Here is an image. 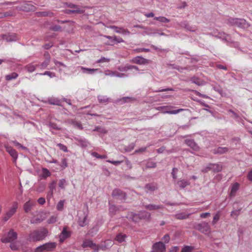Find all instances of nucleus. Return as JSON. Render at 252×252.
Returning <instances> with one entry per match:
<instances>
[{"label":"nucleus","instance_id":"9b49d317","mask_svg":"<svg viewBox=\"0 0 252 252\" xmlns=\"http://www.w3.org/2000/svg\"><path fill=\"white\" fill-rule=\"evenodd\" d=\"M132 62L138 64H146L150 63L151 61L144 58L141 56H137L132 59Z\"/></svg>","mask_w":252,"mask_h":252},{"label":"nucleus","instance_id":"393cba45","mask_svg":"<svg viewBox=\"0 0 252 252\" xmlns=\"http://www.w3.org/2000/svg\"><path fill=\"white\" fill-rule=\"evenodd\" d=\"M145 29H146V30L142 33V34L144 36L146 35H155L157 34V33H158V30L152 28L147 29L145 28Z\"/></svg>","mask_w":252,"mask_h":252},{"label":"nucleus","instance_id":"a19ab883","mask_svg":"<svg viewBox=\"0 0 252 252\" xmlns=\"http://www.w3.org/2000/svg\"><path fill=\"white\" fill-rule=\"evenodd\" d=\"M93 131H97L102 134L107 133V130L100 126H96L94 129H93Z\"/></svg>","mask_w":252,"mask_h":252},{"label":"nucleus","instance_id":"58836bf2","mask_svg":"<svg viewBox=\"0 0 252 252\" xmlns=\"http://www.w3.org/2000/svg\"><path fill=\"white\" fill-rule=\"evenodd\" d=\"M190 81L191 83L196 84L198 86H201L203 84V82L201 80L196 77L191 78Z\"/></svg>","mask_w":252,"mask_h":252},{"label":"nucleus","instance_id":"ea45409f","mask_svg":"<svg viewBox=\"0 0 252 252\" xmlns=\"http://www.w3.org/2000/svg\"><path fill=\"white\" fill-rule=\"evenodd\" d=\"M239 188V184L237 183H235L233 185V186L231 187V192H230V195L234 196L237 191V190Z\"/></svg>","mask_w":252,"mask_h":252},{"label":"nucleus","instance_id":"052dcab7","mask_svg":"<svg viewBox=\"0 0 252 252\" xmlns=\"http://www.w3.org/2000/svg\"><path fill=\"white\" fill-rule=\"evenodd\" d=\"M73 126L74 127L79 129H83V126L80 122H76V121H73L72 123Z\"/></svg>","mask_w":252,"mask_h":252},{"label":"nucleus","instance_id":"6e6d98bb","mask_svg":"<svg viewBox=\"0 0 252 252\" xmlns=\"http://www.w3.org/2000/svg\"><path fill=\"white\" fill-rule=\"evenodd\" d=\"M56 182L55 181H52L49 185V188L50 189V191H51V193H52V192L54 191V190L56 189Z\"/></svg>","mask_w":252,"mask_h":252},{"label":"nucleus","instance_id":"20e7f679","mask_svg":"<svg viewBox=\"0 0 252 252\" xmlns=\"http://www.w3.org/2000/svg\"><path fill=\"white\" fill-rule=\"evenodd\" d=\"M17 233L13 229H10L7 234L1 238L2 243H11L17 238Z\"/></svg>","mask_w":252,"mask_h":252},{"label":"nucleus","instance_id":"79ce46f5","mask_svg":"<svg viewBox=\"0 0 252 252\" xmlns=\"http://www.w3.org/2000/svg\"><path fill=\"white\" fill-rule=\"evenodd\" d=\"M77 141L83 147H86L89 144V142L85 138H80L78 139Z\"/></svg>","mask_w":252,"mask_h":252},{"label":"nucleus","instance_id":"338daca9","mask_svg":"<svg viewBox=\"0 0 252 252\" xmlns=\"http://www.w3.org/2000/svg\"><path fill=\"white\" fill-rule=\"evenodd\" d=\"M57 220V217L55 216H51L47 220L48 223L51 224L55 223Z\"/></svg>","mask_w":252,"mask_h":252},{"label":"nucleus","instance_id":"4d7b16f0","mask_svg":"<svg viewBox=\"0 0 252 252\" xmlns=\"http://www.w3.org/2000/svg\"><path fill=\"white\" fill-rule=\"evenodd\" d=\"M92 155L97 158H101V159H104V158H107V156L105 155H99L96 152H93L92 153Z\"/></svg>","mask_w":252,"mask_h":252},{"label":"nucleus","instance_id":"f03ea898","mask_svg":"<svg viewBox=\"0 0 252 252\" xmlns=\"http://www.w3.org/2000/svg\"><path fill=\"white\" fill-rule=\"evenodd\" d=\"M227 24L230 26H236L242 29H247L250 25L244 19L230 18L227 20Z\"/></svg>","mask_w":252,"mask_h":252},{"label":"nucleus","instance_id":"c03bdc74","mask_svg":"<svg viewBox=\"0 0 252 252\" xmlns=\"http://www.w3.org/2000/svg\"><path fill=\"white\" fill-rule=\"evenodd\" d=\"M83 12V10H81L80 9H73V10H70V9H66L65 11V13L68 14H70L72 13H82Z\"/></svg>","mask_w":252,"mask_h":252},{"label":"nucleus","instance_id":"423d86ee","mask_svg":"<svg viewBox=\"0 0 252 252\" xmlns=\"http://www.w3.org/2000/svg\"><path fill=\"white\" fill-rule=\"evenodd\" d=\"M18 208V203L14 202L9 210L6 212L4 216L3 217V220L7 221L16 212Z\"/></svg>","mask_w":252,"mask_h":252},{"label":"nucleus","instance_id":"5fc2aeb1","mask_svg":"<svg viewBox=\"0 0 252 252\" xmlns=\"http://www.w3.org/2000/svg\"><path fill=\"white\" fill-rule=\"evenodd\" d=\"M50 61L44 60V61L41 63L40 65H38L37 66H39V67L41 69H44L46 68V67L49 65Z\"/></svg>","mask_w":252,"mask_h":252},{"label":"nucleus","instance_id":"c9c22d12","mask_svg":"<svg viewBox=\"0 0 252 252\" xmlns=\"http://www.w3.org/2000/svg\"><path fill=\"white\" fill-rule=\"evenodd\" d=\"M37 15L39 16L45 17V16H49L52 17L54 15L53 13L49 11H41L37 12Z\"/></svg>","mask_w":252,"mask_h":252},{"label":"nucleus","instance_id":"8fccbe9b","mask_svg":"<svg viewBox=\"0 0 252 252\" xmlns=\"http://www.w3.org/2000/svg\"><path fill=\"white\" fill-rule=\"evenodd\" d=\"M65 200H60L57 205V209L58 211H62L63 209V206L64 204Z\"/></svg>","mask_w":252,"mask_h":252},{"label":"nucleus","instance_id":"1a4fd4ad","mask_svg":"<svg viewBox=\"0 0 252 252\" xmlns=\"http://www.w3.org/2000/svg\"><path fill=\"white\" fill-rule=\"evenodd\" d=\"M138 219L149 220L151 219V214L150 213L146 211L142 212L139 215L134 214L133 216V220L135 222H137L138 221Z\"/></svg>","mask_w":252,"mask_h":252},{"label":"nucleus","instance_id":"e2e57ef3","mask_svg":"<svg viewBox=\"0 0 252 252\" xmlns=\"http://www.w3.org/2000/svg\"><path fill=\"white\" fill-rule=\"evenodd\" d=\"M240 210H241V209H238V210H235L232 211L231 212V216L232 217L237 218L240 215Z\"/></svg>","mask_w":252,"mask_h":252},{"label":"nucleus","instance_id":"f3484780","mask_svg":"<svg viewBox=\"0 0 252 252\" xmlns=\"http://www.w3.org/2000/svg\"><path fill=\"white\" fill-rule=\"evenodd\" d=\"M158 189V187L156 184L153 183L147 184L144 187V189L147 193H152Z\"/></svg>","mask_w":252,"mask_h":252},{"label":"nucleus","instance_id":"a211bd4d","mask_svg":"<svg viewBox=\"0 0 252 252\" xmlns=\"http://www.w3.org/2000/svg\"><path fill=\"white\" fill-rule=\"evenodd\" d=\"M5 148L6 152L9 154L15 161L18 158V154L16 150L11 147L8 146H5Z\"/></svg>","mask_w":252,"mask_h":252},{"label":"nucleus","instance_id":"ddd939ff","mask_svg":"<svg viewBox=\"0 0 252 252\" xmlns=\"http://www.w3.org/2000/svg\"><path fill=\"white\" fill-rule=\"evenodd\" d=\"M167 108V106H158L156 107V109L158 111H163V113L164 114L167 113L169 114H176L184 110L183 109H178L171 111H164V110Z\"/></svg>","mask_w":252,"mask_h":252},{"label":"nucleus","instance_id":"4468645a","mask_svg":"<svg viewBox=\"0 0 252 252\" xmlns=\"http://www.w3.org/2000/svg\"><path fill=\"white\" fill-rule=\"evenodd\" d=\"M71 233L70 231L67 230V227L64 226L59 235L60 243H63L66 239L70 237Z\"/></svg>","mask_w":252,"mask_h":252},{"label":"nucleus","instance_id":"6ab92c4d","mask_svg":"<svg viewBox=\"0 0 252 252\" xmlns=\"http://www.w3.org/2000/svg\"><path fill=\"white\" fill-rule=\"evenodd\" d=\"M43 246L45 251L51 252L56 248L57 243L55 242H49L44 244Z\"/></svg>","mask_w":252,"mask_h":252},{"label":"nucleus","instance_id":"de8ad7c7","mask_svg":"<svg viewBox=\"0 0 252 252\" xmlns=\"http://www.w3.org/2000/svg\"><path fill=\"white\" fill-rule=\"evenodd\" d=\"M193 250V247L190 246H185L183 247L181 250V252H192Z\"/></svg>","mask_w":252,"mask_h":252},{"label":"nucleus","instance_id":"09e8293b","mask_svg":"<svg viewBox=\"0 0 252 252\" xmlns=\"http://www.w3.org/2000/svg\"><path fill=\"white\" fill-rule=\"evenodd\" d=\"M47 75L49 76L50 78H53L56 76V74L54 72H52L49 71H45L43 73H36V75Z\"/></svg>","mask_w":252,"mask_h":252},{"label":"nucleus","instance_id":"a18cd8bd","mask_svg":"<svg viewBox=\"0 0 252 252\" xmlns=\"http://www.w3.org/2000/svg\"><path fill=\"white\" fill-rule=\"evenodd\" d=\"M10 249L13 251L19 250L20 249V246L17 242H11L10 245Z\"/></svg>","mask_w":252,"mask_h":252},{"label":"nucleus","instance_id":"7c9ffc66","mask_svg":"<svg viewBox=\"0 0 252 252\" xmlns=\"http://www.w3.org/2000/svg\"><path fill=\"white\" fill-rule=\"evenodd\" d=\"M18 76V74L16 72H12L5 76V79L7 81H10L13 79H16Z\"/></svg>","mask_w":252,"mask_h":252},{"label":"nucleus","instance_id":"603ef678","mask_svg":"<svg viewBox=\"0 0 252 252\" xmlns=\"http://www.w3.org/2000/svg\"><path fill=\"white\" fill-rule=\"evenodd\" d=\"M120 158H123V159H124V160H125L126 165V166L128 168H129V169L132 168V164H131V162L129 160H128L127 158L126 157H125L123 155H121L120 157Z\"/></svg>","mask_w":252,"mask_h":252},{"label":"nucleus","instance_id":"2f4dec72","mask_svg":"<svg viewBox=\"0 0 252 252\" xmlns=\"http://www.w3.org/2000/svg\"><path fill=\"white\" fill-rule=\"evenodd\" d=\"M38 65H34L32 63H30L25 66V68L30 73L33 72L36 68V66Z\"/></svg>","mask_w":252,"mask_h":252},{"label":"nucleus","instance_id":"4c0bfd02","mask_svg":"<svg viewBox=\"0 0 252 252\" xmlns=\"http://www.w3.org/2000/svg\"><path fill=\"white\" fill-rule=\"evenodd\" d=\"M10 142L13 143L15 146L17 147L18 148H20L24 151H29V149L27 147L23 146L17 141H11Z\"/></svg>","mask_w":252,"mask_h":252},{"label":"nucleus","instance_id":"774afa93","mask_svg":"<svg viewBox=\"0 0 252 252\" xmlns=\"http://www.w3.org/2000/svg\"><path fill=\"white\" fill-rule=\"evenodd\" d=\"M109 213L111 215H114L117 210V207L115 205H111L109 207Z\"/></svg>","mask_w":252,"mask_h":252},{"label":"nucleus","instance_id":"69168bd1","mask_svg":"<svg viewBox=\"0 0 252 252\" xmlns=\"http://www.w3.org/2000/svg\"><path fill=\"white\" fill-rule=\"evenodd\" d=\"M57 146H58L60 149L64 152H67L68 151L67 147L61 143L57 144Z\"/></svg>","mask_w":252,"mask_h":252},{"label":"nucleus","instance_id":"3c124183","mask_svg":"<svg viewBox=\"0 0 252 252\" xmlns=\"http://www.w3.org/2000/svg\"><path fill=\"white\" fill-rule=\"evenodd\" d=\"M118 69L121 72H126L130 70V65L127 64L125 66H119Z\"/></svg>","mask_w":252,"mask_h":252},{"label":"nucleus","instance_id":"9d476101","mask_svg":"<svg viewBox=\"0 0 252 252\" xmlns=\"http://www.w3.org/2000/svg\"><path fill=\"white\" fill-rule=\"evenodd\" d=\"M109 28L113 30L114 31L117 33H121L124 35H129L130 32L126 29L123 27H118L115 26H110Z\"/></svg>","mask_w":252,"mask_h":252},{"label":"nucleus","instance_id":"864d4df0","mask_svg":"<svg viewBox=\"0 0 252 252\" xmlns=\"http://www.w3.org/2000/svg\"><path fill=\"white\" fill-rule=\"evenodd\" d=\"M135 100L134 98L129 97H124L120 99L119 101L121 102V103H124L126 102H129L132 100Z\"/></svg>","mask_w":252,"mask_h":252},{"label":"nucleus","instance_id":"cd10ccee","mask_svg":"<svg viewBox=\"0 0 252 252\" xmlns=\"http://www.w3.org/2000/svg\"><path fill=\"white\" fill-rule=\"evenodd\" d=\"M88 215L87 214L85 215L83 217H79L78 223L79 226L81 227H84L87 224V218Z\"/></svg>","mask_w":252,"mask_h":252},{"label":"nucleus","instance_id":"49530a36","mask_svg":"<svg viewBox=\"0 0 252 252\" xmlns=\"http://www.w3.org/2000/svg\"><path fill=\"white\" fill-rule=\"evenodd\" d=\"M42 221V219L37 217H33L30 220V222L32 224H36L40 223Z\"/></svg>","mask_w":252,"mask_h":252},{"label":"nucleus","instance_id":"f704fd0d","mask_svg":"<svg viewBox=\"0 0 252 252\" xmlns=\"http://www.w3.org/2000/svg\"><path fill=\"white\" fill-rule=\"evenodd\" d=\"M157 163L151 161H147L145 162V168H154L156 167Z\"/></svg>","mask_w":252,"mask_h":252},{"label":"nucleus","instance_id":"0eeeda50","mask_svg":"<svg viewBox=\"0 0 252 252\" xmlns=\"http://www.w3.org/2000/svg\"><path fill=\"white\" fill-rule=\"evenodd\" d=\"M112 195L115 199L122 201L126 199V194L119 189H115L112 192Z\"/></svg>","mask_w":252,"mask_h":252},{"label":"nucleus","instance_id":"0e129e2a","mask_svg":"<svg viewBox=\"0 0 252 252\" xmlns=\"http://www.w3.org/2000/svg\"><path fill=\"white\" fill-rule=\"evenodd\" d=\"M51 30L54 32L60 31L62 29V27L57 25H53L50 27Z\"/></svg>","mask_w":252,"mask_h":252},{"label":"nucleus","instance_id":"2eb2a0df","mask_svg":"<svg viewBox=\"0 0 252 252\" xmlns=\"http://www.w3.org/2000/svg\"><path fill=\"white\" fill-rule=\"evenodd\" d=\"M76 68L79 72L87 74H93L98 70V69L89 68L82 66H78Z\"/></svg>","mask_w":252,"mask_h":252},{"label":"nucleus","instance_id":"680f3d73","mask_svg":"<svg viewBox=\"0 0 252 252\" xmlns=\"http://www.w3.org/2000/svg\"><path fill=\"white\" fill-rule=\"evenodd\" d=\"M134 147H135V144L133 143H132L130 144L129 145H128L127 146H126L125 148V150L126 152H129L131 151L134 149Z\"/></svg>","mask_w":252,"mask_h":252},{"label":"nucleus","instance_id":"4be33fe9","mask_svg":"<svg viewBox=\"0 0 252 252\" xmlns=\"http://www.w3.org/2000/svg\"><path fill=\"white\" fill-rule=\"evenodd\" d=\"M209 168L215 173L219 172L222 170V166L219 164L209 163Z\"/></svg>","mask_w":252,"mask_h":252},{"label":"nucleus","instance_id":"c85d7f7f","mask_svg":"<svg viewBox=\"0 0 252 252\" xmlns=\"http://www.w3.org/2000/svg\"><path fill=\"white\" fill-rule=\"evenodd\" d=\"M34 205V203L31 202V201L29 200L27 201L24 205V210L26 212L28 213L30 212L33 205Z\"/></svg>","mask_w":252,"mask_h":252},{"label":"nucleus","instance_id":"a878e982","mask_svg":"<svg viewBox=\"0 0 252 252\" xmlns=\"http://www.w3.org/2000/svg\"><path fill=\"white\" fill-rule=\"evenodd\" d=\"M191 214H186L183 212H179L176 214L174 216L178 220H185L189 218Z\"/></svg>","mask_w":252,"mask_h":252},{"label":"nucleus","instance_id":"dca6fc26","mask_svg":"<svg viewBox=\"0 0 252 252\" xmlns=\"http://www.w3.org/2000/svg\"><path fill=\"white\" fill-rule=\"evenodd\" d=\"M177 25L180 27L184 28L187 31L189 32H195L196 31V27L190 26L187 21H183L180 23H178Z\"/></svg>","mask_w":252,"mask_h":252},{"label":"nucleus","instance_id":"473e14b6","mask_svg":"<svg viewBox=\"0 0 252 252\" xmlns=\"http://www.w3.org/2000/svg\"><path fill=\"white\" fill-rule=\"evenodd\" d=\"M154 19L162 23H168L170 20L163 16L155 17Z\"/></svg>","mask_w":252,"mask_h":252},{"label":"nucleus","instance_id":"c756f323","mask_svg":"<svg viewBox=\"0 0 252 252\" xmlns=\"http://www.w3.org/2000/svg\"><path fill=\"white\" fill-rule=\"evenodd\" d=\"M126 237V234L119 233L116 236L115 240L119 243H122L125 241Z\"/></svg>","mask_w":252,"mask_h":252},{"label":"nucleus","instance_id":"e433bc0d","mask_svg":"<svg viewBox=\"0 0 252 252\" xmlns=\"http://www.w3.org/2000/svg\"><path fill=\"white\" fill-rule=\"evenodd\" d=\"M97 98L100 103H107L109 100V98L104 95H99L97 96Z\"/></svg>","mask_w":252,"mask_h":252},{"label":"nucleus","instance_id":"7ed1b4c3","mask_svg":"<svg viewBox=\"0 0 252 252\" xmlns=\"http://www.w3.org/2000/svg\"><path fill=\"white\" fill-rule=\"evenodd\" d=\"M194 228L205 234H209L211 232L210 226L206 221H202L199 223L196 224L194 225Z\"/></svg>","mask_w":252,"mask_h":252},{"label":"nucleus","instance_id":"6e6552de","mask_svg":"<svg viewBox=\"0 0 252 252\" xmlns=\"http://www.w3.org/2000/svg\"><path fill=\"white\" fill-rule=\"evenodd\" d=\"M166 246L162 242L155 243L152 247L151 252H165Z\"/></svg>","mask_w":252,"mask_h":252},{"label":"nucleus","instance_id":"72a5a7b5","mask_svg":"<svg viewBox=\"0 0 252 252\" xmlns=\"http://www.w3.org/2000/svg\"><path fill=\"white\" fill-rule=\"evenodd\" d=\"M228 151V149L226 147H218L217 149L214 150L215 154H222L226 153Z\"/></svg>","mask_w":252,"mask_h":252},{"label":"nucleus","instance_id":"39448f33","mask_svg":"<svg viewBox=\"0 0 252 252\" xmlns=\"http://www.w3.org/2000/svg\"><path fill=\"white\" fill-rule=\"evenodd\" d=\"M210 34L229 43L230 42V36L223 32H219L218 30H214Z\"/></svg>","mask_w":252,"mask_h":252},{"label":"nucleus","instance_id":"bb28decb","mask_svg":"<svg viewBox=\"0 0 252 252\" xmlns=\"http://www.w3.org/2000/svg\"><path fill=\"white\" fill-rule=\"evenodd\" d=\"M82 246L83 248L90 247L93 249L96 248V244L93 243L91 240H87L84 241Z\"/></svg>","mask_w":252,"mask_h":252},{"label":"nucleus","instance_id":"412c9836","mask_svg":"<svg viewBox=\"0 0 252 252\" xmlns=\"http://www.w3.org/2000/svg\"><path fill=\"white\" fill-rule=\"evenodd\" d=\"M47 102L50 104L62 106V101L56 97L48 98L47 100Z\"/></svg>","mask_w":252,"mask_h":252},{"label":"nucleus","instance_id":"5701e85b","mask_svg":"<svg viewBox=\"0 0 252 252\" xmlns=\"http://www.w3.org/2000/svg\"><path fill=\"white\" fill-rule=\"evenodd\" d=\"M176 185L180 189H183L190 185L189 181L186 180H179L176 182Z\"/></svg>","mask_w":252,"mask_h":252},{"label":"nucleus","instance_id":"13d9d810","mask_svg":"<svg viewBox=\"0 0 252 252\" xmlns=\"http://www.w3.org/2000/svg\"><path fill=\"white\" fill-rule=\"evenodd\" d=\"M121 160H106L107 162L112 163L115 166H118V165L120 164L121 163L124 161V160L123 159V158H121Z\"/></svg>","mask_w":252,"mask_h":252},{"label":"nucleus","instance_id":"f8f14e48","mask_svg":"<svg viewBox=\"0 0 252 252\" xmlns=\"http://www.w3.org/2000/svg\"><path fill=\"white\" fill-rule=\"evenodd\" d=\"M1 36L2 38L7 42L16 41L18 40L17 35L14 33H8L2 34Z\"/></svg>","mask_w":252,"mask_h":252},{"label":"nucleus","instance_id":"bf43d9fd","mask_svg":"<svg viewBox=\"0 0 252 252\" xmlns=\"http://www.w3.org/2000/svg\"><path fill=\"white\" fill-rule=\"evenodd\" d=\"M229 112L232 114L233 118L235 119L237 121L239 122L242 120V119L232 110H229Z\"/></svg>","mask_w":252,"mask_h":252},{"label":"nucleus","instance_id":"aec40b11","mask_svg":"<svg viewBox=\"0 0 252 252\" xmlns=\"http://www.w3.org/2000/svg\"><path fill=\"white\" fill-rule=\"evenodd\" d=\"M144 207L147 210L150 211L163 209L164 208L162 205H155L152 204L146 205L144 206Z\"/></svg>","mask_w":252,"mask_h":252},{"label":"nucleus","instance_id":"b1692460","mask_svg":"<svg viewBox=\"0 0 252 252\" xmlns=\"http://www.w3.org/2000/svg\"><path fill=\"white\" fill-rule=\"evenodd\" d=\"M185 143L194 150L198 149V147L193 139H186L185 140Z\"/></svg>","mask_w":252,"mask_h":252},{"label":"nucleus","instance_id":"37998d69","mask_svg":"<svg viewBox=\"0 0 252 252\" xmlns=\"http://www.w3.org/2000/svg\"><path fill=\"white\" fill-rule=\"evenodd\" d=\"M67 184V183L66 180L64 179H62L59 181L58 186L61 189H64Z\"/></svg>","mask_w":252,"mask_h":252},{"label":"nucleus","instance_id":"f257e3e1","mask_svg":"<svg viewBox=\"0 0 252 252\" xmlns=\"http://www.w3.org/2000/svg\"><path fill=\"white\" fill-rule=\"evenodd\" d=\"M48 233V230L44 227L33 230L29 234V240L32 242L41 241L47 237Z\"/></svg>","mask_w":252,"mask_h":252}]
</instances>
